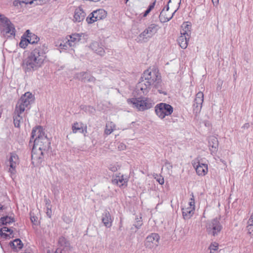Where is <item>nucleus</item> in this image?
Returning <instances> with one entry per match:
<instances>
[{
	"label": "nucleus",
	"instance_id": "1",
	"mask_svg": "<svg viewBox=\"0 0 253 253\" xmlns=\"http://www.w3.org/2000/svg\"><path fill=\"white\" fill-rule=\"evenodd\" d=\"M47 49L45 44H40L31 52L23 63V68L26 73L37 70L42 67L46 58Z\"/></svg>",
	"mask_w": 253,
	"mask_h": 253
},
{
	"label": "nucleus",
	"instance_id": "2",
	"mask_svg": "<svg viewBox=\"0 0 253 253\" xmlns=\"http://www.w3.org/2000/svg\"><path fill=\"white\" fill-rule=\"evenodd\" d=\"M156 71V68H153L146 70L143 72L136 85V89L139 93L147 94L151 89L153 84L154 83V79L156 77H157Z\"/></svg>",
	"mask_w": 253,
	"mask_h": 253
},
{
	"label": "nucleus",
	"instance_id": "3",
	"mask_svg": "<svg viewBox=\"0 0 253 253\" xmlns=\"http://www.w3.org/2000/svg\"><path fill=\"white\" fill-rule=\"evenodd\" d=\"M34 140L32 150V159H38V162L41 163L42 161V156L50 147V141L46 137L42 139Z\"/></svg>",
	"mask_w": 253,
	"mask_h": 253
},
{
	"label": "nucleus",
	"instance_id": "4",
	"mask_svg": "<svg viewBox=\"0 0 253 253\" xmlns=\"http://www.w3.org/2000/svg\"><path fill=\"white\" fill-rule=\"evenodd\" d=\"M129 104H132L133 108L138 111H143L152 108L154 104L153 101L147 97L132 98L127 100Z\"/></svg>",
	"mask_w": 253,
	"mask_h": 253
},
{
	"label": "nucleus",
	"instance_id": "5",
	"mask_svg": "<svg viewBox=\"0 0 253 253\" xmlns=\"http://www.w3.org/2000/svg\"><path fill=\"white\" fill-rule=\"evenodd\" d=\"M220 220V217H216L207 222L206 229L208 235L212 237H216L219 234L223 228Z\"/></svg>",
	"mask_w": 253,
	"mask_h": 253
},
{
	"label": "nucleus",
	"instance_id": "6",
	"mask_svg": "<svg viewBox=\"0 0 253 253\" xmlns=\"http://www.w3.org/2000/svg\"><path fill=\"white\" fill-rule=\"evenodd\" d=\"M173 111V107L166 103H158L155 107V113L161 119H163L166 116L171 115Z\"/></svg>",
	"mask_w": 253,
	"mask_h": 253
},
{
	"label": "nucleus",
	"instance_id": "7",
	"mask_svg": "<svg viewBox=\"0 0 253 253\" xmlns=\"http://www.w3.org/2000/svg\"><path fill=\"white\" fill-rule=\"evenodd\" d=\"M34 100V97L30 92H27L23 95L18 100L15 108L19 109L20 112H24L26 108L32 103Z\"/></svg>",
	"mask_w": 253,
	"mask_h": 253
},
{
	"label": "nucleus",
	"instance_id": "8",
	"mask_svg": "<svg viewBox=\"0 0 253 253\" xmlns=\"http://www.w3.org/2000/svg\"><path fill=\"white\" fill-rule=\"evenodd\" d=\"M156 77L154 79V83L153 84V85L152 86V91L155 92L156 90H157L158 92L160 94H163L164 95H167L168 93L166 90V86L162 82V77L161 74L159 73V71L158 69L156 68Z\"/></svg>",
	"mask_w": 253,
	"mask_h": 253
},
{
	"label": "nucleus",
	"instance_id": "9",
	"mask_svg": "<svg viewBox=\"0 0 253 253\" xmlns=\"http://www.w3.org/2000/svg\"><path fill=\"white\" fill-rule=\"evenodd\" d=\"M107 14V12L103 9L93 10L86 17V21L88 24H92L97 21L105 19Z\"/></svg>",
	"mask_w": 253,
	"mask_h": 253
},
{
	"label": "nucleus",
	"instance_id": "10",
	"mask_svg": "<svg viewBox=\"0 0 253 253\" xmlns=\"http://www.w3.org/2000/svg\"><path fill=\"white\" fill-rule=\"evenodd\" d=\"M160 237L158 233H153L149 235L144 242L146 248L152 249L158 246Z\"/></svg>",
	"mask_w": 253,
	"mask_h": 253
},
{
	"label": "nucleus",
	"instance_id": "11",
	"mask_svg": "<svg viewBox=\"0 0 253 253\" xmlns=\"http://www.w3.org/2000/svg\"><path fill=\"white\" fill-rule=\"evenodd\" d=\"M69 39H67L65 42L63 41L60 44L61 49H66L69 47L74 46L76 42L79 41V34H74L69 36Z\"/></svg>",
	"mask_w": 253,
	"mask_h": 253
},
{
	"label": "nucleus",
	"instance_id": "12",
	"mask_svg": "<svg viewBox=\"0 0 253 253\" xmlns=\"http://www.w3.org/2000/svg\"><path fill=\"white\" fill-rule=\"evenodd\" d=\"M43 137H46L45 135L44 131L42 127L41 126H38L33 128L31 132V137L29 142L30 145L32 144L34 140H38L42 139Z\"/></svg>",
	"mask_w": 253,
	"mask_h": 253
},
{
	"label": "nucleus",
	"instance_id": "13",
	"mask_svg": "<svg viewBox=\"0 0 253 253\" xmlns=\"http://www.w3.org/2000/svg\"><path fill=\"white\" fill-rule=\"evenodd\" d=\"M208 146L212 155L216 154L219 145L218 139L214 136H210L208 137Z\"/></svg>",
	"mask_w": 253,
	"mask_h": 253
},
{
	"label": "nucleus",
	"instance_id": "14",
	"mask_svg": "<svg viewBox=\"0 0 253 253\" xmlns=\"http://www.w3.org/2000/svg\"><path fill=\"white\" fill-rule=\"evenodd\" d=\"M193 167L195 168L196 172L198 175L204 176L208 172V165L203 164L198 160L194 161L193 163Z\"/></svg>",
	"mask_w": 253,
	"mask_h": 253
},
{
	"label": "nucleus",
	"instance_id": "15",
	"mask_svg": "<svg viewBox=\"0 0 253 253\" xmlns=\"http://www.w3.org/2000/svg\"><path fill=\"white\" fill-rule=\"evenodd\" d=\"M10 168L9 172L12 174L16 173L15 168L19 164V158L18 155L15 153H11L9 159Z\"/></svg>",
	"mask_w": 253,
	"mask_h": 253
},
{
	"label": "nucleus",
	"instance_id": "16",
	"mask_svg": "<svg viewBox=\"0 0 253 253\" xmlns=\"http://www.w3.org/2000/svg\"><path fill=\"white\" fill-rule=\"evenodd\" d=\"M101 220L106 227L110 228L112 226L113 219L112 218L109 211L107 210H105L102 213Z\"/></svg>",
	"mask_w": 253,
	"mask_h": 253
},
{
	"label": "nucleus",
	"instance_id": "17",
	"mask_svg": "<svg viewBox=\"0 0 253 253\" xmlns=\"http://www.w3.org/2000/svg\"><path fill=\"white\" fill-rule=\"evenodd\" d=\"M19 111V109L15 108L13 113V123L14 126L16 127H19L20 123L23 122V118L21 114L24 112Z\"/></svg>",
	"mask_w": 253,
	"mask_h": 253
},
{
	"label": "nucleus",
	"instance_id": "18",
	"mask_svg": "<svg viewBox=\"0 0 253 253\" xmlns=\"http://www.w3.org/2000/svg\"><path fill=\"white\" fill-rule=\"evenodd\" d=\"M90 47L94 52L101 56H103L105 53L103 45L101 42L99 43L97 42H92L90 45Z\"/></svg>",
	"mask_w": 253,
	"mask_h": 253
},
{
	"label": "nucleus",
	"instance_id": "19",
	"mask_svg": "<svg viewBox=\"0 0 253 253\" xmlns=\"http://www.w3.org/2000/svg\"><path fill=\"white\" fill-rule=\"evenodd\" d=\"M182 213L183 218L185 220L190 219L194 214L195 208L193 207H187L182 208Z\"/></svg>",
	"mask_w": 253,
	"mask_h": 253
},
{
	"label": "nucleus",
	"instance_id": "20",
	"mask_svg": "<svg viewBox=\"0 0 253 253\" xmlns=\"http://www.w3.org/2000/svg\"><path fill=\"white\" fill-rule=\"evenodd\" d=\"M191 23L189 22H185L181 25L182 30L180 31L181 35L190 36L191 30Z\"/></svg>",
	"mask_w": 253,
	"mask_h": 253
},
{
	"label": "nucleus",
	"instance_id": "21",
	"mask_svg": "<svg viewBox=\"0 0 253 253\" xmlns=\"http://www.w3.org/2000/svg\"><path fill=\"white\" fill-rule=\"evenodd\" d=\"M190 36H186V35H181V36L178 38L177 41L179 46L182 49H185L188 45V42L189 40Z\"/></svg>",
	"mask_w": 253,
	"mask_h": 253
},
{
	"label": "nucleus",
	"instance_id": "22",
	"mask_svg": "<svg viewBox=\"0 0 253 253\" xmlns=\"http://www.w3.org/2000/svg\"><path fill=\"white\" fill-rule=\"evenodd\" d=\"M178 8L174 10V11L172 13L171 15H164L165 13V8H163L162 10L160 12L159 18L161 22L165 23L168 22L173 17L174 13L177 10Z\"/></svg>",
	"mask_w": 253,
	"mask_h": 253
},
{
	"label": "nucleus",
	"instance_id": "23",
	"mask_svg": "<svg viewBox=\"0 0 253 253\" xmlns=\"http://www.w3.org/2000/svg\"><path fill=\"white\" fill-rule=\"evenodd\" d=\"M4 28L2 31L5 33V34H9L10 35L15 36V27L12 23L10 21V23H7L3 26Z\"/></svg>",
	"mask_w": 253,
	"mask_h": 253
},
{
	"label": "nucleus",
	"instance_id": "24",
	"mask_svg": "<svg viewBox=\"0 0 253 253\" xmlns=\"http://www.w3.org/2000/svg\"><path fill=\"white\" fill-rule=\"evenodd\" d=\"M82 76V80L84 82L94 83L96 79L89 72H83L80 74Z\"/></svg>",
	"mask_w": 253,
	"mask_h": 253
},
{
	"label": "nucleus",
	"instance_id": "25",
	"mask_svg": "<svg viewBox=\"0 0 253 253\" xmlns=\"http://www.w3.org/2000/svg\"><path fill=\"white\" fill-rule=\"evenodd\" d=\"M10 246L14 250H20L23 247V244L19 239H16L9 243Z\"/></svg>",
	"mask_w": 253,
	"mask_h": 253
},
{
	"label": "nucleus",
	"instance_id": "26",
	"mask_svg": "<svg viewBox=\"0 0 253 253\" xmlns=\"http://www.w3.org/2000/svg\"><path fill=\"white\" fill-rule=\"evenodd\" d=\"M26 33H28L27 39L29 41V43H37L38 42L40 41V38L35 34L30 33V31L29 30L26 31Z\"/></svg>",
	"mask_w": 253,
	"mask_h": 253
},
{
	"label": "nucleus",
	"instance_id": "27",
	"mask_svg": "<svg viewBox=\"0 0 253 253\" xmlns=\"http://www.w3.org/2000/svg\"><path fill=\"white\" fill-rule=\"evenodd\" d=\"M157 25L155 24H151L146 29L148 30V37H152L157 31Z\"/></svg>",
	"mask_w": 253,
	"mask_h": 253
},
{
	"label": "nucleus",
	"instance_id": "28",
	"mask_svg": "<svg viewBox=\"0 0 253 253\" xmlns=\"http://www.w3.org/2000/svg\"><path fill=\"white\" fill-rule=\"evenodd\" d=\"M115 127V125L112 122L107 123L104 132L106 135L110 134Z\"/></svg>",
	"mask_w": 253,
	"mask_h": 253
},
{
	"label": "nucleus",
	"instance_id": "29",
	"mask_svg": "<svg viewBox=\"0 0 253 253\" xmlns=\"http://www.w3.org/2000/svg\"><path fill=\"white\" fill-rule=\"evenodd\" d=\"M204 101V94L202 92L200 91L196 95V97L194 100V102L197 104H203Z\"/></svg>",
	"mask_w": 253,
	"mask_h": 253
},
{
	"label": "nucleus",
	"instance_id": "30",
	"mask_svg": "<svg viewBox=\"0 0 253 253\" xmlns=\"http://www.w3.org/2000/svg\"><path fill=\"white\" fill-rule=\"evenodd\" d=\"M14 221V220L13 218L8 216H3L1 217L0 219V224L6 225L7 224H9Z\"/></svg>",
	"mask_w": 253,
	"mask_h": 253
},
{
	"label": "nucleus",
	"instance_id": "31",
	"mask_svg": "<svg viewBox=\"0 0 253 253\" xmlns=\"http://www.w3.org/2000/svg\"><path fill=\"white\" fill-rule=\"evenodd\" d=\"M143 224L142 216L136 215L135 218V222L133 225L137 229H139L141 228Z\"/></svg>",
	"mask_w": 253,
	"mask_h": 253
},
{
	"label": "nucleus",
	"instance_id": "32",
	"mask_svg": "<svg viewBox=\"0 0 253 253\" xmlns=\"http://www.w3.org/2000/svg\"><path fill=\"white\" fill-rule=\"evenodd\" d=\"M148 30L146 29L142 32L139 35V38H140L139 41L142 40L143 42H146L151 37H148Z\"/></svg>",
	"mask_w": 253,
	"mask_h": 253
},
{
	"label": "nucleus",
	"instance_id": "33",
	"mask_svg": "<svg viewBox=\"0 0 253 253\" xmlns=\"http://www.w3.org/2000/svg\"><path fill=\"white\" fill-rule=\"evenodd\" d=\"M35 1H36V0H32L30 1H24V0H15L13 2V5L15 6H17L18 5H21L23 3L25 4H32Z\"/></svg>",
	"mask_w": 253,
	"mask_h": 253
},
{
	"label": "nucleus",
	"instance_id": "34",
	"mask_svg": "<svg viewBox=\"0 0 253 253\" xmlns=\"http://www.w3.org/2000/svg\"><path fill=\"white\" fill-rule=\"evenodd\" d=\"M156 4V0L152 3H151L148 7L147 9L145 11L143 14V17H145L147 16L148 14L151 11V10L154 8Z\"/></svg>",
	"mask_w": 253,
	"mask_h": 253
},
{
	"label": "nucleus",
	"instance_id": "35",
	"mask_svg": "<svg viewBox=\"0 0 253 253\" xmlns=\"http://www.w3.org/2000/svg\"><path fill=\"white\" fill-rule=\"evenodd\" d=\"M202 104H197L194 102L193 104V113L195 114L199 113L202 108Z\"/></svg>",
	"mask_w": 253,
	"mask_h": 253
},
{
	"label": "nucleus",
	"instance_id": "36",
	"mask_svg": "<svg viewBox=\"0 0 253 253\" xmlns=\"http://www.w3.org/2000/svg\"><path fill=\"white\" fill-rule=\"evenodd\" d=\"M153 176L160 184L163 185L164 183V178L161 175L154 173Z\"/></svg>",
	"mask_w": 253,
	"mask_h": 253
},
{
	"label": "nucleus",
	"instance_id": "37",
	"mask_svg": "<svg viewBox=\"0 0 253 253\" xmlns=\"http://www.w3.org/2000/svg\"><path fill=\"white\" fill-rule=\"evenodd\" d=\"M10 21L4 15L0 13V22L2 26L6 24L10 23Z\"/></svg>",
	"mask_w": 253,
	"mask_h": 253
},
{
	"label": "nucleus",
	"instance_id": "38",
	"mask_svg": "<svg viewBox=\"0 0 253 253\" xmlns=\"http://www.w3.org/2000/svg\"><path fill=\"white\" fill-rule=\"evenodd\" d=\"M29 43V41L27 38H25V39H22L19 44V46L23 48H25L28 44Z\"/></svg>",
	"mask_w": 253,
	"mask_h": 253
},
{
	"label": "nucleus",
	"instance_id": "39",
	"mask_svg": "<svg viewBox=\"0 0 253 253\" xmlns=\"http://www.w3.org/2000/svg\"><path fill=\"white\" fill-rule=\"evenodd\" d=\"M119 177L118 181L119 182L121 183V184L119 185V186L121 187V186H123L124 185H126V183L127 182V179L126 178H124V175H122L121 177L118 176Z\"/></svg>",
	"mask_w": 253,
	"mask_h": 253
},
{
	"label": "nucleus",
	"instance_id": "40",
	"mask_svg": "<svg viewBox=\"0 0 253 253\" xmlns=\"http://www.w3.org/2000/svg\"><path fill=\"white\" fill-rule=\"evenodd\" d=\"M58 243L62 246H66H66H68V245H69L68 242L66 240V239L64 237H61L59 238Z\"/></svg>",
	"mask_w": 253,
	"mask_h": 253
},
{
	"label": "nucleus",
	"instance_id": "41",
	"mask_svg": "<svg viewBox=\"0 0 253 253\" xmlns=\"http://www.w3.org/2000/svg\"><path fill=\"white\" fill-rule=\"evenodd\" d=\"M218 244L216 243L211 244L209 247V249L210 250V253H212V251H216L218 249Z\"/></svg>",
	"mask_w": 253,
	"mask_h": 253
},
{
	"label": "nucleus",
	"instance_id": "42",
	"mask_svg": "<svg viewBox=\"0 0 253 253\" xmlns=\"http://www.w3.org/2000/svg\"><path fill=\"white\" fill-rule=\"evenodd\" d=\"M178 114H175L174 113L172 116H171L170 118L169 119V122L171 123H176L178 122Z\"/></svg>",
	"mask_w": 253,
	"mask_h": 253
},
{
	"label": "nucleus",
	"instance_id": "43",
	"mask_svg": "<svg viewBox=\"0 0 253 253\" xmlns=\"http://www.w3.org/2000/svg\"><path fill=\"white\" fill-rule=\"evenodd\" d=\"M72 129L73 133H76L79 130V125L78 122L75 123L72 125Z\"/></svg>",
	"mask_w": 253,
	"mask_h": 253
},
{
	"label": "nucleus",
	"instance_id": "44",
	"mask_svg": "<svg viewBox=\"0 0 253 253\" xmlns=\"http://www.w3.org/2000/svg\"><path fill=\"white\" fill-rule=\"evenodd\" d=\"M248 233L253 237V225H248L247 226Z\"/></svg>",
	"mask_w": 253,
	"mask_h": 253
},
{
	"label": "nucleus",
	"instance_id": "45",
	"mask_svg": "<svg viewBox=\"0 0 253 253\" xmlns=\"http://www.w3.org/2000/svg\"><path fill=\"white\" fill-rule=\"evenodd\" d=\"M0 231L9 232L10 235L13 233V231L11 229L7 227H3V228H2L0 230Z\"/></svg>",
	"mask_w": 253,
	"mask_h": 253
},
{
	"label": "nucleus",
	"instance_id": "46",
	"mask_svg": "<svg viewBox=\"0 0 253 253\" xmlns=\"http://www.w3.org/2000/svg\"><path fill=\"white\" fill-rule=\"evenodd\" d=\"M44 201L45 202L46 207H51V205H50V200L47 199L45 196H44Z\"/></svg>",
	"mask_w": 253,
	"mask_h": 253
},
{
	"label": "nucleus",
	"instance_id": "47",
	"mask_svg": "<svg viewBox=\"0 0 253 253\" xmlns=\"http://www.w3.org/2000/svg\"><path fill=\"white\" fill-rule=\"evenodd\" d=\"M51 207H46V213L48 217H51L52 215Z\"/></svg>",
	"mask_w": 253,
	"mask_h": 253
},
{
	"label": "nucleus",
	"instance_id": "48",
	"mask_svg": "<svg viewBox=\"0 0 253 253\" xmlns=\"http://www.w3.org/2000/svg\"><path fill=\"white\" fill-rule=\"evenodd\" d=\"M109 169L113 172H115L117 171L118 168L116 166L110 165L109 167Z\"/></svg>",
	"mask_w": 253,
	"mask_h": 253
},
{
	"label": "nucleus",
	"instance_id": "49",
	"mask_svg": "<svg viewBox=\"0 0 253 253\" xmlns=\"http://www.w3.org/2000/svg\"><path fill=\"white\" fill-rule=\"evenodd\" d=\"M81 132L82 133H84V136H86L87 133V130H86V126H85V127L84 128L83 126H81L80 127V132Z\"/></svg>",
	"mask_w": 253,
	"mask_h": 253
},
{
	"label": "nucleus",
	"instance_id": "50",
	"mask_svg": "<svg viewBox=\"0 0 253 253\" xmlns=\"http://www.w3.org/2000/svg\"><path fill=\"white\" fill-rule=\"evenodd\" d=\"M171 0H169L168 2V4L163 8H165V11H169V3H170L171 1ZM177 1L178 2V3L180 4L181 2V0H177Z\"/></svg>",
	"mask_w": 253,
	"mask_h": 253
},
{
	"label": "nucleus",
	"instance_id": "51",
	"mask_svg": "<svg viewBox=\"0 0 253 253\" xmlns=\"http://www.w3.org/2000/svg\"><path fill=\"white\" fill-rule=\"evenodd\" d=\"M126 145L123 143H120L118 146V149L119 150H123L126 149Z\"/></svg>",
	"mask_w": 253,
	"mask_h": 253
},
{
	"label": "nucleus",
	"instance_id": "52",
	"mask_svg": "<svg viewBox=\"0 0 253 253\" xmlns=\"http://www.w3.org/2000/svg\"><path fill=\"white\" fill-rule=\"evenodd\" d=\"M78 18H79V14H78V12L75 11L73 20H74L75 21H77Z\"/></svg>",
	"mask_w": 253,
	"mask_h": 253
},
{
	"label": "nucleus",
	"instance_id": "53",
	"mask_svg": "<svg viewBox=\"0 0 253 253\" xmlns=\"http://www.w3.org/2000/svg\"><path fill=\"white\" fill-rule=\"evenodd\" d=\"M88 111L89 112H92V111H94L95 109L90 106L85 107V111Z\"/></svg>",
	"mask_w": 253,
	"mask_h": 253
},
{
	"label": "nucleus",
	"instance_id": "54",
	"mask_svg": "<svg viewBox=\"0 0 253 253\" xmlns=\"http://www.w3.org/2000/svg\"><path fill=\"white\" fill-rule=\"evenodd\" d=\"M87 35H85L84 34H80V41L82 40H83L84 41L83 42H85L86 41H85V37H87Z\"/></svg>",
	"mask_w": 253,
	"mask_h": 253
},
{
	"label": "nucleus",
	"instance_id": "55",
	"mask_svg": "<svg viewBox=\"0 0 253 253\" xmlns=\"http://www.w3.org/2000/svg\"><path fill=\"white\" fill-rule=\"evenodd\" d=\"M112 183L119 185V181L118 178H114L112 180Z\"/></svg>",
	"mask_w": 253,
	"mask_h": 253
},
{
	"label": "nucleus",
	"instance_id": "56",
	"mask_svg": "<svg viewBox=\"0 0 253 253\" xmlns=\"http://www.w3.org/2000/svg\"><path fill=\"white\" fill-rule=\"evenodd\" d=\"M188 207H193L195 209V202H189Z\"/></svg>",
	"mask_w": 253,
	"mask_h": 253
},
{
	"label": "nucleus",
	"instance_id": "57",
	"mask_svg": "<svg viewBox=\"0 0 253 253\" xmlns=\"http://www.w3.org/2000/svg\"><path fill=\"white\" fill-rule=\"evenodd\" d=\"M191 197L190 199L189 202H195L194 196V194L193 193H191Z\"/></svg>",
	"mask_w": 253,
	"mask_h": 253
},
{
	"label": "nucleus",
	"instance_id": "58",
	"mask_svg": "<svg viewBox=\"0 0 253 253\" xmlns=\"http://www.w3.org/2000/svg\"><path fill=\"white\" fill-rule=\"evenodd\" d=\"M248 225H253V219H251V218H250L248 221Z\"/></svg>",
	"mask_w": 253,
	"mask_h": 253
},
{
	"label": "nucleus",
	"instance_id": "59",
	"mask_svg": "<svg viewBox=\"0 0 253 253\" xmlns=\"http://www.w3.org/2000/svg\"><path fill=\"white\" fill-rule=\"evenodd\" d=\"M36 218H37V217H36L35 216H31V220L32 222L34 223L35 222H36Z\"/></svg>",
	"mask_w": 253,
	"mask_h": 253
},
{
	"label": "nucleus",
	"instance_id": "60",
	"mask_svg": "<svg viewBox=\"0 0 253 253\" xmlns=\"http://www.w3.org/2000/svg\"><path fill=\"white\" fill-rule=\"evenodd\" d=\"M249 127V123H246L243 126V127H244V128H248Z\"/></svg>",
	"mask_w": 253,
	"mask_h": 253
},
{
	"label": "nucleus",
	"instance_id": "61",
	"mask_svg": "<svg viewBox=\"0 0 253 253\" xmlns=\"http://www.w3.org/2000/svg\"><path fill=\"white\" fill-rule=\"evenodd\" d=\"M1 235H4V236H7V234H6L5 233H3L2 232V233H1Z\"/></svg>",
	"mask_w": 253,
	"mask_h": 253
},
{
	"label": "nucleus",
	"instance_id": "62",
	"mask_svg": "<svg viewBox=\"0 0 253 253\" xmlns=\"http://www.w3.org/2000/svg\"><path fill=\"white\" fill-rule=\"evenodd\" d=\"M2 209V206L0 205V210H1Z\"/></svg>",
	"mask_w": 253,
	"mask_h": 253
},
{
	"label": "nucleus",
	"instance_id": "63",
	"mask_svg": "<svg viewBox=\"0 0 253 253\" xmlns=\"http://www.w3.org/2000/svg\"><path fill=\"white\" fill-rule=\"evenodd\" d=\"M82 106H80V108H81V109H84V107H83V108H82Z\"/></svg>",
	"mask_w": 253,
	"mask_h": 253
},
{
	"label": "nucleus",
	"instance_id": "64",
	"mask_svg": "<svg viewBox=\"0 0 253 253\" xmlns=\"http://www.w3.org/2000/svg\"><path fill=\"white\" fill-rule=\"evenodd\" d=\"M126 3L128 1V0H125Z\"/></svg>",
	"mask_w": 253,
	"mask_h": 253
}]
</instances>
